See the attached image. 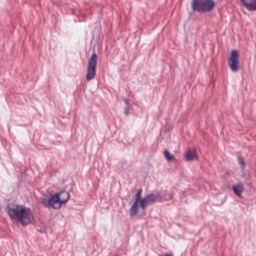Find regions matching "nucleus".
<instances>
[{
    "label": "nucleus",
    "mask_w": 256,
    "mask_h": 256,
    "mask_svg": "<svg viewBox=\"0 0 256 256\" xmlns=\"http://www.w3.org/2000/svg\"><path fill=\"white\" fill-rule=\"evenodd\" d=\"M6 212L14 223L20 224L23 226L30 224L33 218L30 208L19 204H10Z\"/></svg>",
    "instance_id": "f257e3e1"
},
{
    "label": "nucleus",
    "mask_w": 256,
    "mask_h": 256,
    "mask_svg": "<svg viewBox=\"0 0 256 256\" xmlns=\"http://www.w3.org/2000/svg\"><path fill=\"white\" fill-rule=\"evenodd\" d=\"M214 5L212 0H192V4L193 10L202 12L210 11Z\"/></svg>",
    "instance_id": "f03ea898"
},
{
    "label": "nucleus",
    "mask_w": 256,
    "mask_h": 256,
    "mask_svg": "<svg viewBox=\"0 0 256 256\" xmlns=\"http://www.w3.org/2000/svg\"><path fill=\"white\" fill-rule=\"evenodd\" d=\"M97 64V55L94 51L88 60L86 78L88 81L94 79L96 76V66Z\"/></svg>",
    "instance_id": "7ed1b4c3"
},
{
    "label": "nucleus",
    "mask_w": 256,
    "mask_h": 256,
    "mask_svg": "<svg viewBox=\"0 0 256 256\" xmlns=\"http://www.w3.org/2000/svg\"><path fill=\"white\" fill-rule=\"evenodd\" d=\"M59 200L58 197L55 194L51 195L50 197L46 196L42 198V203L46 208L59 209L62 206Z\"/></svg>",
    "instance_id": "20e7f679"
},
{
    "label": "nucleus",
    "mask_w": 256,
    "mask_h": 256,
    "mask_svg": "<svg viewBox=\"0 0 256 256\" xmlns=\"http://www.w3.org/2000/svg\"><path fill=\"white\" fill-rule=\"evenodd\" d=\"M238 54L236 50H232L230 52V57L228 60V64L230 70L236 72L239 68V62L238 60Z\"/></svg>",
    "instance_id": "39448f33"
},
{
    "label": "nucleus",
    "mask_w": 256,
    "mask_h": 256,
    "mask_svg": "<svg viewBox=\"0 0 256 256\" xmlns=\"http://www.w3.org/2000/svg\"><path fill=\"white\" fill-rule=\"evenodd\" d=\"M142 192V189L140 188L136 192V195L135 202L133 205L132 206L130 211V214L131 216H135L138 212V204L140 203L142 200L141 194Z\"/></svg>",
    "instance_id": "423d86ee"
},
{
    "label": "nucleus",
    "mask_w": 256,
    "mask_h": 256,
    "mask_svg": "<svg viewBox=\"0 0 256 256\" xmlns=\"http://www.w3.org/2000/svg\"><path fill=\"white\" fill-rule=\"evenodd\" d=\"M147 196L151 204L155 202H160L164 200H166V198H164L159 193L151 194H148Z\"/></svg>",
    "instance_id": "0eeeda50"
},
{
    "label": "nucleus",
    "mask_w": 256,
    "mask_h": 256,
    "mask_svg": "<svg viewBox=\"0 0 256 256\" xmlns=\"http://www.w3.org/2000/svg\"><path fill=\"white\" fill-rule=\"evenodd\" d=\"M184 157L186 160L191 161L197 158L198 155L196 150H187L184 153Z\"/></svg>",
    "instance_id": "6e6552de"
},
{
    "label": "nucleus",
    "mask_w": 256,
    "mask_h": 256,
    "mask_svg": "<svg viewBox=\"0 0 256 256\" xmlns=\"http://www.w3.org/2000/svg\"><path fill=\"white\" fill-rule=\"evenodd\" d=\"M242 5L248 10H256V0L247 2L246 0H240Z\"/></svg>",
    "instance_id": "1a4fd4ad"
},
{
    "label": "nucleus",
    "mask_w": 256,
    "mask_h": 256,
    "mask_svg": "<svg viewBox=\"0 0 256 256\" xmlns=\"http://www.w3.org/2000/svg\"><path fill=\"white\" fill-rule=\"evenodd\" d=\"M56 194L58 197L61 204L66 203L70 197L69 194L65 191L56 193Z\"/></svg>",
    "instance_id": "9d476101"
},
{
    "label": "nucleus",
    "mask_w": 256,
    "mask_h": 256,
    "mask_svg": "<svg viewBox=\"0 0 256 256\" xmlns=\"http://www.w3.org/2000/svg\"><path fill=\"white\" fill-rule=\"evenodd\" d=\"M234 192L238 196L242 197V194L244 190V184L240 182L232 186Z\"/></svg>",
    "instance_id": "9b49d317"
},
{
    "label": "nucleus",
    "mask_w": 256,
    "mask_h": 256,
    "mask_svg": "<svg viewBox=\"0 0 256 256\" xmlns=\"http://www.w3.org/2000/svg\"><path fill=\"white\" fill-rule=\"evenodd\" d=\"M150 204L151 203L150 202V200L147 196L145 197L144 198L142 199L140 202V207L142 208V210H145L146 206Z\"/></svg>",
    "instance_id": "f8f14e48"
},
{
    "label": "nucleus",
    "mask_w": 256,
    "mask_h": 256,
    "mask_svg": "<svg viewBox=\"0 0 256 256\" xmlns=\"http://www.w3.org/2000/svg\"><path fill=\"white\" fill-rule=\"evenodd\" d=\"M150 204L151 203L150 202V200L147 196L145 197L144 198L142 199L140 202V207L142 208V210H145L146 206Z\"/></svg>",
    "instance_id": "ddd939ff"
},
{
    "label": "nucleus",
    "mask_w": 256,
    "mask_h": 256,
    "mask_svg": "<svg viewBox=\"0 0 256 256\" xmlns=\"http://www.w3.org/2000/svg\"><path fill=\"white\" fill-rule=\"evenodd\" d=\"M164 154L166 158L169 161L174 160V156L170 154L168 150H165L164 152Z\"/></svg>",
    "instance_id": "4468645a"
},
{
    "label": "nucleus",
    "mask_w": 256,
    "mask_h": 256,
    "mask_svg": "<svg viewBox=\"0 0 256 256\" xmlns=\"http://www.w3.org/2000/svg\"><path fill=\"white\" fill-rule=\"evenodd\" d=\"M238 164L244 168L245 166V162L244 159L241 157L238 156Z\"/></svg>",
    "instance_id": "2eb2a0df"
},
{
    "label": "nucleus",
    "mask_w": 256,
    "mask_h": 256,
    "mask_svg": "<svg viewBox=\"0 0 256 256\" xmlns=\"http://www.w3.org/2000/svg\"><path fill=\"white\" fill-rule=\"evenodd\" d=\"M129 108L130 106H126L124 108V114L126 116H128L129 114Z\"/></svg>",
    "instance_id": "dca6fc26"
},
{
    "label": "nucleus",
    "mask_w": 256,
    "mask_h": 256,
    "mask_svg": "<svg viewBox=\"0 0 256 256\" xmlns=\"http://www.w3.org/2000/svg\"><path fill=\"white\" fill-rule=\"evenodd\" d=\"M124 102L126 104V106H130V104L129 102V100H128V99H125L124 100Z\"/></svg>",
    "instance_id": "f3484780"
},
{
    "label": "nucleus",
    "mask_w": 256,
    "mask_h": 256,
    "mask_svg": "<svg viewBox=\"0 0 256 256\" xmlns=\"http://www.w3.org/2000/svg\"><path fill=\"white\" fill-rule=\"evenodd\" d=\"M158 256H174L171 254H164L159 255Z\"/></svg>",
    "instance_id": "a211bd4d"
}]
</instances>
